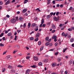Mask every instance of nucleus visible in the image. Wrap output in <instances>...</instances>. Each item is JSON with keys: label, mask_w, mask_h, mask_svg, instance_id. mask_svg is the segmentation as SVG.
I'll use <instances>...</instances> for the list:
<instances>
[{"label": "nucleus", "mask_w": 74, "mask_h": 74, "mask_svg": "<svg viewBox=\"0 0 74 74\" xmlns=\"http://www.w3.org/2000/svg\"><path fill=\"white\" fill-rule=\"evenodd\" d=\"M53 18L55 21H59V19L60 18V17L59 16H58L57 18L54 16L53 17Z\"/></svg>", "instance_id": "obj_1"}, {"label": "nucleus", "mask_w": 74, "mask_h": 74, "mask_svg": "<svg viewBox=\"0 0 74 74\" xmlns=\"http://www.w3.org/2000/svg\"><path fill=\"white\" fill-rule=\"evenodd\" d=\"M11 23H16V19H15L14 18H12L11 20Z\"/></svg>", "instance_id": "obj_2"}, {"label": "nucleus", "mask_w": 74, "mask_h": 74, "mask_svg": "<svg viewBox=\"0 0 74 74\" xmlns=\"http://www.w3.org/2000/svg\"><path fill=\"white\" fill-rule=\"evenodd\" d=\"M44 23V18H42L41 20V24L39 26L40 27H42V26Z\"/></svg>", "instance_id": "obj_3"}, {"label": "nucleus", "mask_w": 74, "mask_h": 74, "mask_svg": "<svg viewBox=\"0 0 74 74\" xmlns=\"http://www.w3.org/2000/svg\"><path fill=\"white\" fill-rule=\"evenodd\" d=\"M52 39H54V41H55V42H56V41H57V37L56 36H54L52 38Z\"/></svg>", "instance_id": "obj_4"}, {"label": "nucleus", "mask_w": 74, "mask_h": 74, "mask_svg": "<svg viewBox=\"0 0 74 74\" xmlns=\"http://www.w3.org/2000/svg\"><path fill=\"white\" fill-rule=\"evenodd\" d=\"M37 26V24H36L35 23H32L31 26L32 27H35V26Z\"/></svg>", "instance_id": "obj_5"}, {"label": "nucleus", "mask_w": 74, "mask_h": 74, "mask_svg": "<svg viewBox=\"0 0 74 74\" xmlns=\"http://www.w3.org/2000/svg\"><path fill=\"white\" fill-rule=\"evenodd\" d=\"M52 29H56V26L55 24H52Z\"/></svg>", "instance_id": "obj_6"}, {"label": "nucleus", "mask_w": 74, "mask_h": 74, "mask_svg": "<svg viewBox=\"0 0 74 74\" xmlns=\"http://www.w3.org/2000/svg\"><path fill=\"white\" fill-rule=\"evenodd\" d=\"M33 58L34 59V60H36V61H38V58L37 57H33Z\"/></svg>", "instance_id": "obj_7"}, {"label": "nucleus", "mask_w": 74, "mask_h": 74, "mask_svg": "<svg viewBox=\"0 0 74 74\" xmlns=\"http://www.w3.org/2000/svg\"><path fill=\"white\" fill-rule=\"evenodd\" d=\"M40 34L39 33H38L36 34V38H38L39 37H40Z\"/></svg>", "instance_id": "obj_8"}, {"label": "nucleus", "mask_w": 74, "mask_h": 74, "mask_svg": "<svg viewBox=\"0 0 74 74\" xmlns=\"http://www.w3.org/2000/svg\"><path fill=\"white\" fill-rule=\"evenodd\" d=\"M18 20L20 21H23V17H20L18 19Z\"/></svg>", "instance_id": "obj_9"}, {"label": "nucleus", "mask_w": 74, "mask_h": 74, "mask_svg": "<svg viewBox=\"0 0 74 74\" xmlns=\"http://www.w3.org/2000/svg\"><path fill=\"white\" fill-rule=\"evenodd\" d=\"M29 72H30V70L27 69L26 71L25 74H29Z\"/></svg>", "instance_id": "obj_10"}, {"label": "nucleus", "mask_w": 74, "mask_h": 74, "mask_svg": "<svg viewBox=\"0 0 74 74\" xmlns=\"http://www.w3.org/2000/svg\"><path fill=\"white\" fill-rule=\"evenodd\" d=\"M10 3V0H8L5 3V5H7L8 4H9Z\"/></svg>", "instance_id": "obj_11"}, {"label": "nucleus", "mask_w": 74, "mask_h": 74, "mask_svg": "<svg viewBox=\"0 0 74 74\" xmlns=\"http://www.w3.org/2000/svg\"><path fill=\"white\" fill-rule=\"evenodd\" d=\"M6 60H10V56H8L7 58H6Z\"/></svg>", "instance_id": "obj_12"}, {"label": "nucleus", "mask_w": 74, "mask_h": 74, "mask_svg": "<svg viewBox=\"0 0 74 74\" xmlns=\"http://www.w3.org/2000/svg\"><path fill=\"white\" fill-rule=\"evenodd\" d=\"M52 67H55L56 66V63H54L52 64Z\"/></svg>", "instance_id": "obj_13"}, {"label": "nucleus", "mask_w": 74, "mask_h": 74, "mask_svg": "<svg viewBox=\"0 0 74 74\" xmlns=\"http://www.w3.org/2000/svg\"><path fill=\"white\" fill-rule=\"evenodd\" d=\"M26 11H27V10L25 9L23 10V13H25Z\"/></svg>", "instance_id": "obj_14"}, {"label": "nucleus", "mask_w": 74, "mask_h": 74, "mask_svg": "<svg viewBox=\"0 0 74 74\" xmlns=\"http://www.w3.org/2000/svg\"><path fill=\"white\" fill-rule=\"evenodd\" d=\"M11 35H12V33L11 32L9 33L8 34V36H11Z\"/></svg>", "instance_id": "obj_15"}, {"label": "nucleus", "mask_w": 74, "mask_h": 74, "mask_svg": "<svg viewBox=\"0 0 74 74\" xmlns=\"http://www.w3.org/2000/svg\"><path fill=\"white\" fill-rule=\"evenodd\" d=\"M31 67H32V68H36V67H37V66L36 65H34L33 66H31Z\"/></svg>", "instance_id": "obj_16"}, {"label": "nucleus", "mask_w": 74, "mask_h": 74, "mask_svg": "<svg viewBox=\"0 0 74 74\" xmlns=\"http://www.w3.org/2000/svg\"><path fill=\"white\" fill-rule=\"evenodd\" d=\"M50 16H50V15H48L47 16V19H49V18H50Z\"/></svg>", "instance_id": "obj_17"}, {"label": "nucleus", "mask_w": 74, "mask_h": 74, "mask_svg": "<svg viewBox=\"0 0 74 74\" xmlns=\"http://www.w3.org/2000/svg\"><path fill=\"white\" fill-rule=\"evenodd\" d=\"M45 45L46 46H48L49 45V42H47L45 43Z\"/></svg>", "instance_id": "obj_18"}, {"label": "nucleus", "mask_w": 74, "mask_h": 74, "mask_svg": "<svg viewBox=\"0 0 74 74\" xmlns=\"http://www.w3.org/2000/svg\"><path fill=\"white\" fill-rule=\"evenodd\" d=\"M70 40L71 42H73V41H74V39L73 38H71Z\"/></svg>", "instance_id": "obj_19"}, {"label": "nucleus", "mask_w": 74, "mask_h": 74, "mask_svg": "<svg viewBox=\"0 0 74 74\" xmlns=\"http://www.w3.org/2000/svg\"><path fill=\"white\" fill-rule=\"evenodd\" d=\"M38 65L39 66H42V63L41 62H40L39 63H38Z\"/></svg>", "instance_id": "obj_20"}, {"label": "nucleus", "mask_w": 74, "mask_h": 74, "mask_svg": "<svg viewBox=\"0 0 74 74\" xmlns=\"http://www.w3.org/2000/svg\"><path fill=\"white\" fill-rule=\"evenodd\" d=\"M8 69H12V66H9L8 67Z\"/></svg>", "instance_id": "obj_21"}, {"label": "nucleus", "mask_w": 74, "mask_h": 74, "mask_svg": "<svg viewBox=\"0 0 74 74\" xmlns=\"http://www.w3.org/2000/svg\"><path fill=\"white\" fill-rule=\"evenodd\" d=\"M30 26H31V24H30V23H29L28 25V28H29L30 27Z\"/></svg>", "instance_id": "obj_22"}, {"label": "nucleus", "mask_w": 74, "mask_h": 74, "mask_svg": "<svg viewBox=\"0 0 74 74\" xmlns=\"http://www.w3.org/2000/svg\"><path fill=\"white\" fill-rule=\"evenodd\" d=\"M50 3H51V0H48L47 4H49Z\"/></svg>", "instance_id": "obj_23"}, {"label": "nucleus", "mask_w": 74, "mask_h": 74, "mask_svg": "<svg viewBox=\"0 0 74 74\" xmlns=\"http://www.w3.org/2000/svg\"><path fill=\"white\" fill-rule=\"evenodd\" d=\"M68 49V48H66L65 49H64L63 50V52L64 53L65 52L66 50H67V49Z\"/></svg>", "instance_id": "obj_24"}, {"label": "nucleus", "mask_w": 74, "mask_h": 74, "mask_svg": "<svg viewBox=\"0 0 74 74\" xmlns=\"http://www.w3.org/2000/svg\"><path fill=\"white\" fill-rule=\"evenodd\" d=\"M5 21H6V20H7V17H5L4 18H3V21H5Z\"/></svg>", "instance_id": "obj_25"}, {"label": "nucleus", "mask_w": 74, "mask_h": 74, "mask_svg": "<svg viewBox=\"0 0 74 74\" xmlns=\"http://www.w3.org/2000/svg\"><path fill=\"white\" fill-rule=\"evenodd\" d=\"M43 48H44V47L43 46L42 47L40 48V51H42V49H43Z\"/></svg>", "instance_id": "obj_26"}, {"label": "nucleus", "mask_w": 74, "mask_h": 74, "mask_svg": "<svg viewBox=\"0 0 74 74\" xmlns=\"http://www.w3.org/2000/svg\"><path fill=\"white\" fill-rule=\"evenodd\" d=\"M5 68H3L2 69V72L3 73H4V72H5Z\"/></svg>", "instance_id": "obj_27"}, {"label": "nucleus", "mask_w": 74, "mask_h": 74, "mask_svg": "<svg viewBox=\"0 0 74 74\" xmlns=\"http://www.w3.org/2000/svg\"><path fill=\"white\" fill-rule=\"evenodd\" d=\"M48 39H49V37H47L45 38L46 41H48Z\"/></svg>", "instance_id": "obj_28"}, {"label": "nucleus", "mask_w": 74, "mask_h": 74, "mask_svg": "<svg viewBox=\"0 0 74 74\" xmlns=\"http://www.w3.org/2000/svg\"><path fill=\"white\" fill-rule=\"evenodd\" d=\"M3 35H4V33H2L0 35V37H3Z\"/></svg>", "instance_id": "obj_29"}, {"label": "nucleus", "mask_w": 74, "mask_h": 74, "mask_svg": "<svg viewBox=\"0 0 74 74\" xmlns=\"http://www.w3.org/2000/svg\"><path fill=\"white\" fill-rule=\"evenodd\" d=\"M28 1H29L27 0H25V1H24V3L25 4V3H26L28 2Z\"/></svg>", "instance_id": "obj_30"}, {"label": "nucleus", "mask_w": 74, "mask_h": 74, "mask_svg": "<svg viewBox=\"0 0 74 74\" xmlns=\"http://www.w3.org/2000/svg\"><path fill=\"white\" fill-rule=\"evenodd\" d=\"M30 40H31V41H32V40H34V38L33 37L30 38Z\"/></svg>", "instance_id": "obj_31"}, {"label": "nucleus", "mask_w": 74, "mask_h": 74, "mask_svg": "<svg viewBox=\"0 0 74 74\" xmlns=\"http://www.w3.org/2000/svg\"><path fill=\"white\" fill-rule=\"evenodd\" d=\"M38 44L39 45H40L41 44V42L39 41L38 42Z\"/></svg>", "instance_id": "obj_32"}, {"label": "nucleus", "mask_w": 74, "mask_h": 74, "mask_svg": "<svg viewBox=\"0 0 74 74\" xmlns=\"http://www.w3.org/2000/svg\"><path fill=\"white\" fill-rule=\"evenodd\" d=\"M68 30L70 32L71 31H73V29H71V28H69L68 29Z\"/></svg>", "instance_id": "obj_33"}, {"label": "nucleus", "mask_w": 74, "mask_h": 74, "mask_svg": "<svg viewBox=\"0 0 74 74\" xmlns=\"http://www.w3.org/2000/svg\"><path fill=\"white\" fill-rule=\"evenodd\" d=\"M4 44H0V46H1V47H4Z\"/></svg>", "instance_id": "obj_34"}, {"label": "nucleus", "mask_w": 74, "mask_h": 74, "mask_svg": "<svg viewBox=\"0 0 74 74\" xmlns=\"http://www.w3.org/2000/svg\"><path fill=\"white\" fill-rule=\"evenodd\" d=\"M64 35H65V33H64V32H63L62 33V36H64Z\"/></svg>", "instance_id": "obj_35"}, {"label": "nucleus", "mask_w": 74, "mask_h": 74, "mask_svg": "<svg viewBox=\"0 0 74 74\" xmlns=\"http://www.w3.org/2000/svg\"><path fill=\"white\" fill-rule=\"evenodd\" d=\"M59 12H57L56 13V15L57 16H58L59 15Z\"/></svg>", "instance_id": "obj_36"}, {"label": "nucleus", "mask_w": 74, "mask_h": 74, "mask_svg": "<svg viewBox=\"0 0 74 74\" xmlns=\"http://www.w3.org/2000/svg\"><path fill=\"white\" fill-rule=\"evenodd\" d=\"M16 38H17V36H15V37L14 38V40L16 41V40H17Z\"/></svg>", "instance_id": "obj_37"}, {"label": "nucleus", "mask_w": 74, "mask_h": 74, "mask_svg": "<svg viewBox=\"0 0 74 74\" xmlns=\"http://www.w3.org/2000/svg\"><path fill=\"white\" fill-rule=\"evenodd\" d=\"M17 66L18 67H21V68L23 67V66H21V65H18Z\"/></svg>", "instance_id": "obj_38"}, {"label": "nucleus", "mask_w": 74, "mask_h": 74, "mask_svg": "<svg viewBox=\"0 0 74 74\" xmlns=\"http://www.w3.org/2000/svg\"><path fill=\"white\" fill-rule=\"evenodd\" d=\"M36 11H39V12H40V9L38 8H37L36 9Z\"/></svg>", "instance_id": "obj_39"}, {"label": "nucleus", "mask_w": 74, "mask_h": 74, "mask_svg": "<svg viewBox=\"0 0 74 74\" xmlns=\"http://www.w3.org/2000/svg\"><path fill=\"white\" fill-rule=\"evenodd\" d=\"M55 32H56V31L55 30H54L52 31L51 33H54Z\"/></svg>", "instance_id": "obj_40"}, {"label": "nucleus", "mask_w": 74, "mask_h": 74, "mask_svg": "<svg viewBox=\"0 0 74 74\" xmlns=\"http://www.w3.org/2000/svg\"><path fill=\"white\" fill-rule=\"evenodd\" d=\"M38 38H36L35 39V40L36 41H38Z\"/></svg>", "instance_id": "obj_41"}, {"label": "nucleus", "mask_w": 74, "mask_h": 74, "mask_svg": "<svg viewBox=\"0 0 74 74\" xmlns=\"http://www.w3.org/2000/svg\"><path fill=\"white\" fill-rule=\"evenodd\" d=\"M52 3L53 4H55V1L54 0L53 1Z\"/></svg>", "instance_id": "obj_42"}, {"label": "nucleus", "mask_w": 74, "mask_h": 74, "mask_svg": "<svg viewBox=\"0 0 74 74\" xmlns=\"http://www.w3.org/2000/svg\"><path fill=\"white\" fill-rule=\"evenodd\" d=\"M68 35V34H65V35H64V37H67V35Z\"/></svg>", "instance_id": "obj_43"}, {"label": "nucleus", "mask_w": 74, "mask_h": 74, "mask_svg": "<svg viewBox=\"0 0 74 74\" xmlns=\"http://www.w3.org/2000/svg\"><path fill=\"white\" fill-rule=\"evenodd\" d=\"M3 4V3L1 1H0V5H2Z\"/></svg>", "instance_id": "obj_44"}, {"label": "nucleus", "mask_w": 74, "mask_h": 74, "mask_svg": "<svg viewBox=\"0 0 74 74\" xmlns=\"http://www.w3.org/2000/svg\"><path fill=\"white\" fill-rule=\"evenodd\" d=\"M16 21H18V16H17L16 17Z\"/></svg>", "instance_id": "obj_45"}, {"label": "nucleus", "mask_w": 74, "mask_h": 74, "mask_svg": "<svg viewBox=\"0 0 74 74\" xmlns=\"http://www.w3.org/2000/svg\"><path fill=\"white\" fill-rule=\"evenodd\" d=\"M6 17L7 18H10V16L8 14H7L6 16Z\"/></svg>", "instance_id": "obj_46"}, {"label": "nucleus", "mask_w": 74, "mask_h": 74, "mask_svg": "<svg viewBox=\"0 0 74 74\" xmlns=\"http://www.w3.org/2000/svg\"><path fill=\"white\" fill-rule=\"evenodd\" d=\"M45 62H48V59H45Z\"/></svg>", "instance_id": "obj_47"}, {"label": "nucleus", "mask_w": 74, "mask_h": 74, "mask_svg": "<svg viewBox=\"0 0 74 74\" xmlns=\"http://www.w3.org/2000/svg\"><path fill=\"white\" fill-rule=\"evenodd\" d=\"M58 43L57 42H56L55 44V46H56V47L57 46V45H58Z\"/></svg>", "instance_id": "obj_48"}, {"label": "nucleus", "mask_w": 74, "mask_h": 74, "mask_svg": "<svg viewBox=\"0 0 74 74\" xmlns=\"http://www.w3.org/2000/svg\"><path fill=\"white\" fill-rule=\"evenodd\" d=\"M6 53H7V51H5L3 53V55H5V54Z\"/></svg>", "instance_id": "obj_49"}, {"label": "nucleus", "mask_w": 74, "mask_h": 74, "mask_svg": "<svg viewBox=\"0 0 74 74\" xmlns=\"http://www.w3.org/2000/svg\"><path fill=\"white\" fill-rule=\"evenodd\" d=\"M13 37H14V36H10V39H11L12 38H13Z\"/></svg>", "instance_id": "obj_50"}, {"label": "nucleus", "mask_w": 74, "mask_h": 74, "mask_svg": "<svg viewBox=\"0 0 74 74\" xmlns=\"http://www.w3.org/2000/svg\"><path fill=\"white\" fill-rule=\"evenodd\" d=\"M68 38H71V36L70 35H69L68 36Z\"/></svg>", "instance_id": "obj_51"}, {"label": "nucleus", "mask_w": 74, "mask_h": 74, "mask_svg": "<svg viewBox=\"0 0 74 74\" xmlns=\"http://www.w3.org/2000/svg\"><path fill=\"white\" fill-rule=\"evenodd\" d=\"M51 40H52V39L50 38L48 40V42H50L51 41Z\"/></svg>", "instance_id": "obj_52"}, {"label": "nucleus", "mask_w": 74, "mask_h": 74, "mask_svg": "<svg viewBox=\"0 0 74 74\" xmlns=\"http://www.w3.org/2000/svg\"><path fill=\"white\" fill-rule=\"evenodd\" d=\"M73 9V7H71L69 9V10H71Z\"/></svg>", "instance_id": "obj_53"}, {"label": "nucleus", "mask_w": 74, "mask_h": 74, "mask_svg": "<svg viewBox=\"0 0 74 74\" xmlns=\"http://www.w3.org/2000/svg\"><path fill=\"white\" fill-rule=\"evenodd\" d=\"M60 7H61V8H62V7H63V4H61L60 5Z\"/></svg>", "instance_id": "obj_54"}, {"label": "nucleus", "mask_w": 74, "mask_h": 74, "mask_svg": "<svg viewBox=\"0 0 74 74\" xmlns=\"http://www.w3.org/2000/svg\"><path fill=\"white\" fill-rule=\"evenodd\" d=\"M23 26L24 27H25L26 26V23H25L24 24Z\"/></svg>", "instance_id": "obj_55"}, {"label": "nucleus", "mask_w": 74, "mask_h": 74, "mask_svg": "<svg viewBox=\"0 0 74 74\" xmlns=\"http://www.w3.org/2000/svg\"><path fill=\"white\" fill-rule=\"evenodd\" d=\"M5 37H3L2 38V40H5Z\"/></svg>", "instance_id": "obj_56"}, {"label": "nucleus", "mask_w": 74, "mask_h": 74, "mask_svg": "<svg viewBox=\"0 0 74 74\" xmlns=\"http://www.w3.org/2000/svg\"><path fill=\"white\" fill-rule=\"evenodd\" d=\"M60 6V5L59 4H57V5H56V7H59Z\"/></svg>", "instance_id": "obj_57"}, {"label": "nucleus", "mask_w": 74, "mask_h": 74, "mask_svg": "<svg viewBox=\"0 0 74 74\" xmlns=\"http://www.w3.org/2000/svg\"><path fill=\"white\" fill-rule=\"evenodd\" d=\"M8 33V31H5V34H7V33Z\"/></svg>", "instance_id": "obj_58"}, {"label": "nucleus", "mask_w": 74, "mask_h": 74, "mask_svg": "<svg viewBox=\"0 0 74 74\" xmlns=\"http://www.w3.org/2000/svg\"><path fill=\"white\" fill-rule=\"evenodd\" d=\"M42 27H45V24H43L42 25Z\"/></svg>", "instance_id": "obj_59"}, {"label": "nucleus", "mask_w": 74, "mask_h": 74, "mask_svg": "<svg viewBox=\"0 0 74 74\" xmlns=\"http://www.w3.org/2000/svg\"><path fill=\"white\" fill-rule=\"evenodd\" d=\"M26 58L27 59H29V58H30V56H28V57L27 56Z\"/></svg>", "instance_id": "obj_60"}, {"label": "nucleus", "mask_w": 74, "mask_h": 74, "mask_svg": "<svg viewBox=\"0 0 74 74\" xmlns=\"http://www.w3.org/2000/svg\"><path fill=\"white\" fill-rule=\"evenodd\" d=\"M38 30V28L35 29V31L36 32H37Z\"/></svg>", "instance_id": "obj_61"}, {"label": "nucleus", "mask_w": 74, "mask_h": 74, "mask_svg": "<svg viewBox=\"0 0 74 74\" xmlns=\"http://www.w3.org/2000/svg\"><path fill=\"white\" fill-rule=\"evenodd\" d=\"M17 34V33H16V32L14 33V36H16Z\"/></svg>", "instance_id": "obj_62"}, {"label": "nucleus", "mask_w": 74, "mask_h": 74, "mask_svg": "<svg viewBox=\"0 0 74 74\" xmlns=\"http://www.w3.org/2000/svg\"><path fill=\"white\" fill-rule=\"evenodd\" d=\"M58 62H60V61H61V59H60L59 58H58Z\"/></svg>", "instance_id": "obj_63"}, {"label": "nucleus", "mask_w": 74, "mask_h": 74, "mask_svg": "<svg viewBox=\"0 0 74 74\" xmlns=\"http://www.w3.org/2000/svg\"><path fill=\"white\" fill-rule=\"evenodd\" d=\"M67 73H68V72H67V71H66L65 72V74H67Z\"/></svg>", "instance_id": "obj_64"}]
</instances>
